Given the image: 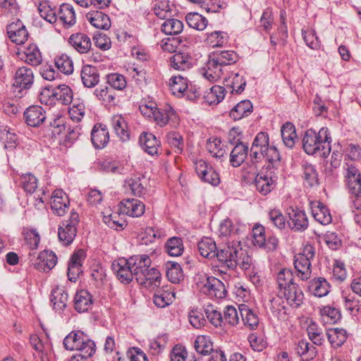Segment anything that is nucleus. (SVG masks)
I'll return each instance as SVG.
<instances>
[{
  "mask_svg": "<svg viewBox=\"0 0 361 361\" xmlns=\"http://www.w3.org/2000/svg\"><path fill=\"white\" fill-rule=\"evenodd\" d=\"M238 60V54L231 50L212 52L203 68L202 75L209 81L216 82L224 75L226 68Z\"/></svg>",
  "mask_w": 361,
  "mask_h": 361,
  "instance_id": "obj_1",
  "label": "nucleus"
},
{
  "mask_svg": "<svg viewBox=\"0 0 361 361\" xmlns=\"http://www.w3.org/2000/svg\"><path fill=\"white\" fill-rule=\"evenodd\" d=\"M331 142L327 128H322L318 133L308 129L302 138V148L307 154L326 157L331 152Z\"/></svg>",
  "mask_w": 361,
  "mask_h": 361,
  "instance_id": "obj_2",
  "label": "nucleus"
},
{
  "mask_svg": "<svg viewBox=\"0 0 361 361\" xmlns=\"http://www.w3.org/2000/svg\"><path fill=\"white\" fill-rule=\"evenodd\" d=\"M63 343L66 350L85 353V356H92L96 350L94 342L81 331L70 332L63 339Z\"/></svg>",
  "mask_w": 361,
  "mask_h": 361,
  "instance_id": "obj_3",
  "label": "nucleus"
},
{
  "mask_svg": "<svg viewBox=\"0 0 361 361\" xmlns=\"http://www.w3.org/2000/svg\"><path fill=\"white\" fill-rule=\"evenodd\" d=\"M238 245H240V242L234 240L219 245L215 257L218 260L219 267L226 270H233L235 268L236 258L235 255L238 254Z\"/></svg>",
  "mask_w": 361,
  "mask_h": 361,
  "instance_id": "obj_4",
  "label": "nucleus"
},
{
  "mask_svg": "<svg viewBox=\"0 0 361 361\" xmlns=\"http://www.w3.org/2000/svg\"><path fill=\"white\" fill-rule=\"evenodd\" d=\"M344 180L349 193L361 197V170L358 163H347L343 166Z\"/></svg>",
  "mask_w": 361,
  "mask_h": 361,
  "instance_id": "obj_5",
  "label": "nucleus"
},
{
  "mask_svg": "<svg viewBox=\"0 0 361 361\" xmlns=\"http://www.w3.org/2000/svg\"><path fill=\"white\" fill-rule=\"evenodd\" d=\"M197 285L202 293L210 298H224L226 296L227 292L224 284L215 277L204 276Z\"/></svg>",
  "mask_w": 361,
  "mask_h": 361,
  "instance_id": "obj_6",
  "label": "nucleus"
},
{
  "mask_svg": "<svg viewBox=\"0 0 361 361\" xmlns=\"http://www.w3.org/2000/svg\"><path fill=\"white\" fill-rule=\"evenodd\" d=\"M151 118H153L156 123L160 127H164L167 124L175 127L179 123L176 112L169 105H166L163 108L157 109Z\"/></svg>",
  "mask_w": 361,
  "mask_h": 361,
  "instance_id": "obj_7",
  "label": "nucleus"
},
{
  "mask_svg": "<svg viewBox=\"0 0 361 361\" xmlns=\"http://www.w3.org/2000/svg\"><path fill=\"white\" fill-rule=\"evenodd\" d=\"M34 73L27 66L16 69L13 77V86L20 89L19 92L30 89L34 82Z\"/></svg>",
  "mask_w": 361,
  "mask_h": 361,
  "instance_id": "obj_8",
  "label": "nucleus"
},
{
  "mask_svg": "<svg viewBox=\"0 0 361 361\" xmlns=\"http://www.w3.org/2000/svg\"><path fill=\"white\" fill-rule=\"evenodd\" d=\"M128 259L120 258L112 264V269L117 279L123 283H129L135 278L133 268Z\"/></svg>",
  "mask_w": 361,
  "mask_h": 361,
  "instance_id": "obj_9",
  "label": "nucleus"
},
{
  "mask_svg": "<svg viewBox=\"0 0 361 361\" xmlns=\"http://www.w3.org/2000/svg\"><path fill=\"white\" fill-rule=\"evenodd\" d=\"M277 177L271 172H261L255 176V185L257 190L262 195H267L274 188Z\"/></svg>",
  "mask_w": 361,
  "mask_h": 361,
  "instance_id": "obj_10",
  "label": "nucleus"
},
{
  "mask_svg": "<svg viewBox=\"0 0 361 361\" xmlns=\"http://www.w3.org/2000/svg\"><path fill=\"white\" fill-rule=\"evenodd\" d=\"M50 205L55 214L62 216L68 209V197L62 190H56L51 195Z\"/></svg>",
  "mask_w": 361,
  "mask_h": 361,
  "instance_id": "obj_11",
  "label": "nucleus"
},
{
  "mask_svg": "<svg viewBox=\"0 0 361 361\" xmlns=\"http://www.w3.org/2000/svg\"><path fill=\"white\" fill-rule=\"evenodd\" d=\"M57 263L56 254L51 250H43L38 255L35 262H32L35 269L47 272L53 269Z\"/></svg>",
  "mask_w": 361,
  "mask_h": 361,
  "instance_id": "obj_12",
  "label": "nucleus"
},
{
  "mask_svg": "<svg viewBox=\"0 0 361 361\" xmlns=\"http://www.w3.org/2000/svg\"><path fill=\"white\" fill-rule=\"evenodd\" d=\"M7 35L9 39L16 44H24L29 35L25 26L19 20L7 26Z\"/></svg>",
  "mask_w": 361,
  "mask_h": 361,
  "instance_id": "obj_13",
  "label": "nucleus"
},
{
  "mask_svg": "<svg viewBox=\"0 0 361 361\" xmlns=\"http://www.w3.org/2000/svg\"><path fill=\"white\" fill-rule=\"evenodd\" d=\"M290 220L288 221L289 228L294 231H304L308 227V219L305 212L298 209H291L288 213Z\"/></svg>",
  "mask_w": 361,
  "mask_h": 361,
  "instance_id": "obj_14",
  "label": "nucleus"
},
{
  "mask_svg": "<svg viewBox=\"0 0 361 361\" xmlns=\"http://www.w3.org/2000/svg\"><path fill=\"white\" fill-rule=\"evenodd\" d=\"M26 123L31 127L39 126L46 119V112L40 106L33 105L24 112Z\"/></svg>",
  "mask_w": 361,
  "mask_h": 361,
  "instance_id": "obj_15",
  "label": "nucleus"
},
{
  "mask_svg": "<svg viewBox=\"0 0 361 361\" xmlns=\"http://www.w3.org/2000/svg\"><path fill=\"white\" fill-rule=\"evenodd\" d=\"M145 209V206L143 202L137 199H126L121 202V212L129 216H141Z\"/></svg>",
  "mask_w": 361,
  "mask_h": 361,
  "instance_id": "obj_16",
  "label": "nucleus"
},
{
  "mask_svg": "<svg viewBox=\"0 0 361 361\" xmlns=\"http://www.w3.org/2000/svg\"><path fill=\"white\" fill-rule=\"evenodd\" d=\"M137 282L145 288L154 289L161 284V274L154 267H149L141 276L136 280Z\"/></svg>",
  "mask_w": 361,
  "mask_h": 361,
  "instance_id": "obj_17",
  "label": "nucleus"
},
{
  "mask_svg": "<svg viewBox=\"0 0 361 361\" xmlns=\"http://www.w3.org/2000/svg\"><path fill=\"white\" fill-rule=\"evenodd\" d=\"M279 292L283 295L286 302L293 308L298 307L303 302V293L297 283Z\"/></svg>",
  "mask_w": 361,
  "mask_h": 361,
  "instance_id": "obj_18",
  "label": "nucleus"
},
{
  "mask_svg": "<svg viewBox=\"0 0 361 361\" xmlns=\"http://www.w3.org/2000/svg\"><path fill=\"white\" fill-rule=\"evenodd\" d=\"M130 264L133 268L135 279L137 280L151 266V259L147 255H134L129 258Z\"/></svg>",
  "mask_w": 361,
  "mask_h": 361,
  "instance_id": "obj_19",
  "label": "nucleus"
},
{
  "mask_svg": "<svg viewBox=\"0 0 361 361\" xmlns=\"http://www.w3.org/2000/svg\"><path fill=\"white\" fill-rule=\"evenodd\" d=\"M68 43L80 54L87 53L92 47L90 38L85 33L77 32L70 36Z\"/></svg>",
  "mask_w": 361,
  "mask_h": 361,
  "instance_id": "obj_20",
  "label": "nucleus"
},
{
  "mask_svg": "<svg viewBox=\"0 0 361 361\" xmlns=\"http://www.w3.org/2000/svg\"><path fill=\"white\" fill-rule=\"evenodd\" d=\"M91 140L95 148H104L109 140L108 130L102 124L95 125L92 130Z\"/></svg>",
  "mask_w": 361,
  "mask_h": 361,
  "instance_id": "obj_21",
  "label": "nucleus"
},
{
  "mask_svg": "<svg viewBox=\"0 0 361 361\" xmlns=\"http://www.w3.org/2000/svg\"><path fill=\"white\" fill-rule=\"evenodd\" d=\"M311 210L314 219L322 225L331 222L332 217L329 209L319 201L311 202Z\"/></svg>",
  "mask_w": 361,
  "mask_h": 361,
  "instance_id": "obj_22",
  "label": "nucleus"
},
{
  "mask_svg": "<svg viewBox=\"0 0 361 361\" xmlns=\"http://www.w3.org/2000/svg\"><path fill=\"white\" fill-rule=\"evenodd\" d=\"M111 124L115 133L122 141H127L130 139L128 123L124 116L121 114L113 116Z\"/></svg>",
  "mask_w": 361,
  "mask_h": 361,
  "instance_id": "obj_23",
  "label": "nucleus"
},
{
  "mask_svg": "<svg viewBox=\"0 0 361 361\" xmlns=\"http://www.w3.org/2000/svg\"><path fill=\"white\" fill-rule=\"evenodd\" d=\"M171 66L178 71H185L194 65V59L187 53L178 52L170 59Z\"/></svg>",
  "mask_w": 361,
  "mask_h": 361,
  "instance_id": "obj_24",
  "label": "nucleus"
},
{
  "mask_svg": "<svg viewBox=\"0 0 361 361\" xmlns=\"http://www.w3.org/2000/svg\"><path fill=\"white\" fill-rule=\"evenodd\" d=\"M92 297L86 290H80L76 292L74 297V307L79 312H85L92 306Z\"/></svg>",
  "mask_w": 361,
  "mask_h": 361,
  "instance_id": "obj_25",
  "label": "nucleus"
},
{
  "mask_svg": "<svg viewBox=\"0 0 361 361\" xmlns=\"http://www.w3.org/2000/svg\"><path fill=\"white\" fill-rule=\"evenodd\" d=\"M82 84L85 87L92 88L99 82V74L97 68L91 65H85L80 73Z\"/></svg>",
  "mask_w": 361,
  "mask_h": 361,
  "instance_id": "obj_26",
  "label": "nucleus"
},
{
  "mask_svg": "<svg viewBox=\"0 0 361 361\" xmlns=\"http://www.w3.org/2000/svg\"><path fill=\"white\" fill-rule=\"evenodd\" d=\"M86 18L96 28L108 30L111 27L109 17L102 11H90L87 13Z\"/></svg>",
  "mask_w": 361,
  "mask_h": 361,
  "instance_id": "obj_27",
  "label": "nucleus"
},
{
  "mask_svg": "<svg viewBox=\"0 0 361 361\" xmlns=\"http://www.w3.org/2000/svg\"><path fill=\"white\" fill-rule=\"evenodd\" d=\"M140 143L142 148L149 154L154 155L158 153L160 142L154 135L150 133H142L140 136Z\"/></svg>",
  "mask_w": 361,
  "mask_h": 361,
  "instance_id": "obj_28",
  "label": "nucleus"
},
{
  "mask_svg": "<svg viewBox=\"0 0 361 361\" xmlns=\"http://www.w3.org/2000/svg\"><path fill=\"white\" fill-rule=\"evenodd\" d=\"M294 267L298 273V276L301 280L305 281L311 277V261L307 259V257L296 255L294 259Z\"/></svg>",
  "mask_w": 361,
  "mask_h": 361,
  "instance_id": "obj_29",
  "label": "nucleus"
},
{
  "mask_svg": "<svg viewBox=\"0 0 361 361\" xmlns=\"http://www.w3.org/2000/svg\"><path fill=\"white\" fill-rule=\"evenodd\" d=\"M269 146V136L267 133L264 132L259 133L256 135L251 147V156L255 159H259V155L267 151Z\"/></svg>",
  "mask_w": 361,
  "mask_h": 361,
  "instance_id": "obj_30",
  "label": "nucleus"
},
{
  "mask_svg": "<svg viewBox=\"0 0 361 361\" xmlns=\"http://www.w3.org/2000/svg\"><path fill=\"white\" fill-rule=\"evenodd\" d=\"M68 295L63 287L56 286L51 291V302L54 309L60 312L66 307Z\"/></svg>",
  "mask_w": 361,
  "mask_h": 361,
  "instance_id": "obj_31",
  "label": "nucleus"
},
{
  "mask_svg": "<svg viewBox=\"0 0 361 361\" xmlns=\"http://www.w3.org/2000/svg\"><path fill=\"white\" fill-rule=\"evenodd\" d=\"M218 246L216 242L211 238H204L197 243L200 254L208 259L215 258Z\"/></svg>",
  "mask_w": 361,
  "mask_h": 361,
  "instance_id": "obj_32",
  "label": "nucleus"
},
{
  "mask_svg": "<svg viewBox=\"0 0 361 361\" xmlns=\"http://www.w3.org/2000/svg\"><path fill=\"white\" fill-rule=\"evenodd\" d=\"M253 110L252 104L250 100H243L238 103L230 111V117L235 121L248 116Z\"/></svg>",
  "mask_w": 361,
  "mask_h": 361,
  "instance_id": "obj_33",
  "label": "nucleus"
},
{
  "mask_svg": "<svg viewBox=\"0 0 361 361\" xmlns=\"http://www.w3.org/2000/svg\"><path fill=\"white\" fill-rule=\"evenodd\" d=\"M330 285L322 277L315 278L310 282L309 290L316 297L322 298L329 293Z\"/></svg>",
  "mask_w": 361,
  "mask_h": 361,
  "instance_id": "obj_34",
  "label": "nucleus"
},
{
  "mask_svg": "<svg viewBox=\"0 0 361 361\" xmlns=\"http://www.w3.org/2000/svg\"><path fill=\"white\" fill-rule=\"evenodd\" d=\"M248 152V146L243 142L237 143L230 154V163L233 167H238L245 160Z\"/></svg>",
  "mask_w": 361,
  "mask_h": 361,
  "instance_id": "obj_35",
  "label": "nucleus"
},
{
  "mask_svg": "<svg viewBox=\"0 0 361 361\" xmlns=\"http://www.w3.org/2000/svg\"><path fill=\"white\" fill-rule=\"evenodd\" d=\"M240 314L245 326L250 329H255L258 326L259 318L256 313L253 312L246 305L239 306Z\"/></svg>",
  "mask_w": 361,
  "mask_h": 361,
  "instance_id": "obj_36",
  "label": "nucleus"
},
{
  "mask_svg": "<svg viewBox=\"0 0 361 361\" xmlns=\"http://www.w3.org/2000/svg\"><path fill=\"white\" fill-rule=\"evenodd\" d=\"M76 227L68 224V221H64L59 228L58 236L59 240L64 245H70L76 235Z\"/></svg>",
  "mask_w": 361,
  "mask_h": 361,
  "instance_id": "obj_37",
  "label": "nucleus"
},
{
  "mask_svg": "<svg viewBox=\"0 0 361 361\" xmlns=\"http://www.w3.org/2000/svg\"><path fill=\"white\" fill-rule=\"evenodd\" d=\"M281 133L284 145L288 148H293L297 138L295 126L290 122H286L282 126Z\"/></svg>",
  "mask_w": 361,
  "mask_h": 361,
  "instance_id": "obj_38",
  "label": "nucleus"
},
{
  "mask_svg": "<svg viewBox=\"0 0 361 361\" xmlns=\"http://www.w3.org/2000/svg\"><path fill=\"white\" fill-rule=\"evenodd\" d=\"M295 350L299 356L307 360H312L317 354L316 348L305 339L298 341Z\"/></svg>",
  "mask_w": 361,
  "mask_h": 361,
  "instance_id": "obj_39",
  "label": "nucleus"
},
{
  "mask_svg": "<svg viewBox=\"0 0 361 361\" xmlns=\"http://www.w3.org/2000/svg\"><path fill=\"white\" fill-rule=\"evenodd\" d=\"M172 5L169 0H158L152 7L154 14L161 20H165L172 16Z\"/></svg>",
  "mask_w": 361,
  "mask_h": 361,
  "instance_id": "obj_40",
  "label": "nucleus"
},
{
  "mask_svg": "<svg viewBox=\"0 0 361 361\" xmlns=\"http://www.w3.org/2000/svg\"><path fill=\"white\" fill-rule=\"evenodd\" d=\"M329 343L334 348L341 346L347 339V332L343 329H329L326 332Z\"/></svg>",
  "mask_w": 361,
  "mask_h": 361,
  "instance_id": "obj_41",
  "label": "nucleus"
},
{
  "mask_svg": "<svg viewBox=\"0 0 361 361\" xmlns=\"http://www.w3.org/2000/svg\"><path fill=\"white\" fill-rule=\"evenodd\" d=\"M161 31L168 35H176L180 33L183 30V23L181 20L168 18L161 24Z\"/></svg>",
  "mask_w": 361,
  "mask_h": 361,
  "instance_id": "obj_42",
  "label": "nucleus"
},
{
  "mask_svg": "<svg viewBox=\"0 0 361 361\" xmlns=\"http://www.w3.org/2000/svg\"><path fill=\"white\" fill-rule=\"evenodd\" d=\"M194 347L196 351L203 355H209L214 352L213 343L208 336L200 335L197 336Z\"/></svg>",
  "mask_w": 361,
  "mask_h": 361,
  "instance_id": "obj_43",
  "label": "nucleus"
},
{
  "mask_svg": "<svg viewBox=\"0 0 361 361\" xmlns=\"http://www.w3.org/2000/svg\"><path fill=\"white\" fill-rule=\"evenodd\" d=\"M169 85L174 95L180 96L188 89V79L183 75H174L169 80Z\"/></svg>",
  "mask_w": 361,
  "mask_h": 361,
  "instance_id": "obj_44",
  "label": "nucleus"
},
{
  "mask_svg": "<svg viewBox=\"0 0 361 361\" xmlns=\"http://www.w3.org/2000/svg\"><path fill=\"white\" fill-rule=\"evenodd\" d=\"M59 20L68 27L75 23V15L73 7L69 4L61 5L59 12Z\"/></svg>",
  "mask_w": 361,
  "mask_h": 361,
  "instance_id": "obj_45",
  "label": "nucleus"
},
{
  "mask_svg": "<svg viewBox=\"0 0 361 361\" xmlns=\"http://www.w3.org/2000/svg\"><path fill=\"white\" fill-rule=\"evenodd\" d=\"M166 272L168 279L173 283H178L183 277L180 265L174 262H166Z\"/></svg>",
  "mask_w": 361,
  "mask_h": 361,
  "instance_id": "obj_46",
  "label": "nucleus"
},
{
  "mask_svg": "<svg viewBox=\"0 0 361 361\" xmlns=\"http://www.w3.org/2000/svg\"><path fill=\"white\" fill-rule=\"evenodd\" d=\"M276 281L279 291L295 284L293 271L288 269H281L277 274Z\"/></svg>",
  "mask_w": 361,
  "mask_h": 361,
  "instance_id": "obj_47",
  "label": "nucleus"
},
{
  "mask_svg": "<svg viewBox=\"0 0 361 361\" xmlns=\"http://www.w3.org/2000/svg\"><path fill=\"white\" fill-rule=\"evenodd\" d=\"M54 90V97H55V101H59L62 104L65 105H67L71 102L73 99V92L71 89L68 85H60Z\"/></svg>",
  "mask_w": 361,
  "mask_h": 361,
  "instance_id": "obj_48",
  "label": "nucleus"
},
{
  "mask_svg": "<svg viewBox=\"0 0 361 361\" xmlns=\"http://www.w3.org/2000/svg\"><path fill=\"white\" fill-rule=\"evenodd\" d=\"M54 63L56 68L64 74L69 75L73 71V61L66 54H61L56 56Z\"/></svg>",
  "mask_w": 361,
  "mask_h": 361,
  "instance_id": "obj_49",
  "label": "nucleus"
},
{
  "mask_svg": "<svg viewBox=\"0 0 361 361\" xmlns=\"http://www.w3.org/2000/svg\"><path fill=\"white\" fill-rule=\"evenodd\" d=\"M188 25L195 30H203L207 25V20L205 17L197 13H188L185 17Z\"/></svg>",
  "mask_w": 361,
  "mask_h": 361,
  "instance_id": "obj_50",
  "label": "nucleus"
},
{
  "mask_svg": "<svg viewBox=\"0 0 361 361\" xmlns=\"http://www.w3.org/2000/svg\"><path fill=\"white\" fill-rule=\"evenodd\" d=\"M183 240L180 238L172 237L166 243V250L169 255L178 257L183 252Z\"/></svg>",
  "mask_w": 361,
  "mask_h": 361,
  "instance_id": "obj_51",
  "label": "nucleus"
},
{
  "mask_svg": "<svg viewBox=\"0 0 361 361\" xmlns=\"http://www.w3.org/2000/svg\"><path fill=\"white\" fill-rule=\"evenodd\" d=\"M25 61L32 65L37 66L42 61L41 53L35 44L29 45L24 51Z\"/></svg>",
  "mask_w": 361,
  "mask_h": 361,
  "instance_id": "obj_52",
  "label": "nucleus"
},
{
  "mask_svg": "<svg viewBox=\"0 0 361 361\" xmlns=\"http://www.w3.org/2000/svg\"><path fill=\"white\" fill-rule=\"evenodd\" d=\"M309 338L317 345H322L324 342V336L322 329L314 323L311 322L307 328Z\"/></svg>",
  "mask_w": 361,
  "mask_h": 361,
  "instance_id": "obj_53",
  "label": "nucleus"
},
{
  "mask_svg": "<svg viewBox=\"0 0 361 361\" xmlns=\"http://www.w3.org/2000/svg\"><path fill=\"white\" fill-rule=\"evenodd\" d=\"M225 89L222 86L214 85L205 95V99L210 105L217 104L221 102L225 97Z\"/></svg>",
  "mask_w": 361,
  "mask_h": 361,
  "instance_id": "obj_54",
  "label": "nucleus"
},
{
  "mask_svg": "<svg viewBox=\"0 0 361 361\" xmlns=\"http://www.w3.org/2000/svg\"><path fill=\"white\" fill-rule=\"evenodd\" d=\"M168 144L174 149L177 154H181L183 151V138L182 135L176 131L169 132L166 135Z\"/></svg>",
  "mask_w": 361,
  "mask_h": 361,
  "instance_id": "obj_55",
  "label": "nucleus"
},
{
  "mask_svg": "<svg viewBox=\"0 0 361 361\" xmlns=\"http://www.w3.org/2000/svg\"><path fill=\"white\" fill-rule=\"evenodd\" d=\"M38 12L40 16L49 23H54L57 20L55 11L51 8L48 2L42 1L38 5Z\"/></svg>",
  "mask_w": 361,
  "mask_h": 361,
  "instance_id": "obj_56",
  "label": "nucleus"
},
{
  "mask_svg": "<svg viewBox=\"0 0 361 361\" xmlns=\"http://www.w3.org/2000/svg\"><path fill=\"white\" fill-rule=\"evenodd\" d=\"M207 148L212 157L216 159H221L226 154L223 149L221 142L219 138L209 139L207 143Z\"/></svg>",
  "mask_w": 361,
  "mask_h": 361,
  "instance_id": "obj_57",
  "label": "nucleus"
},
{
  "mask_svg": "<svg viewBox=\"0 0 361 361\" xmlns=\"http://www.w3.org/2000/svg\"><path fill=\"white\" fill-rule=\"evenodd\" d=\"M321 316L322 320L326 323L335 324L341 319L340 311L330 306H326L323 307L321 311Z\"/></svg>",
  "mask_w": 361,
  "mask_h": 361,
  "instance_id": "obj_58",
  "label": "nucleus"
},
{
  "mask_svg": "<svg viewBox=\"0 0 361 361\" xmlns=\"http://www.w3.org/2000/svg\"><path fill=\"white\" fill-rule=\"evenodd\" d=\"M20 183L24 190L28 193H33L37 187V179L30 173L23 174Z\"/></svg>",
  "mask_w": 361,
  "mask_h": 361,
  "instance_id": "obj_59",
  "label": "nucleus"
},
{
  "mask_svg": "<svg viewBox=\"0 0 361 361\" xmlns=\"http://www.w3.org/2000/svg\"><path fill=\"white\" fill-rule=\"evenodd\" d=\"M236 258L235 267L239 266L242 269L247 270L248 269L252 264V259L250 256L247 254L246 250L242 248V247L238 245V254L235 255Z\"/></svg>",
  "mask_w": 361,
  "mask_h": 361,
  "instance_id": "obj_60",
  "label": "nucleus"
},
{
  "mask_svg": "<svg viewBox=\"0 0 361 361\" xmlns=\"http://www.w3.org/2000/svg\"><path fill=\"white\" fill-rule=\"evenodd\" d=\"M173 293L168 291L158 290L154 295V303L159 307H165L172 302Z\"/></svg>",
  "mask_w": 361,
  "mask_h": 361,
  "instance_id": "obj_61",
  "label": "nucleus"
},
{
  "mask_svg": "<svg viewBox=\"0 0 361 361\" xmlns=\"http://www.w3.org/2000/svg\"><path fill=\"white\" fill-rule=\"evenodd\" d=\"M345 164L347 163H358L361 158V147L359 145L350 144L345 149Z\"/></svg>",
  "mask_w": 361,
  "mask_h": 361,
  "instance_id": "obj_62",
  "label": "nucleus"
},
{
  "mask_svg": "<svg viewBox=\"0 0 361 361\" xmlns=\"http://www.w3.org/2000/svg\"><path fill=\"white\" fill-rule=\"evenodd\" d=\"M25 244L30 250L37 248L40 241V236L36 230H26L23 231Z\"/></svg>",
  "mask_w": 361,
  "mask_h": 361,
  "instance_id": "obj_63",
  "label": "nucleus"
},
{
  "mask_svg": "<svg viewBox=\"0 0 361 361\" xmlns=\"http://www.w3.org/2000/svg\"><path fill=\"white\" fill-rule=\"evenodd\" d=\"M209 322L215 327L221 326L224 324L223 316L219 311L214 309L212 305H207L204 310Z\"/></svg>",
  "mask_w": 361,
  "mask_h": 361,
  "instance_id": "obj_64",
  "label": "nucleus"
}]
</instances>
